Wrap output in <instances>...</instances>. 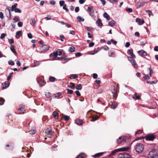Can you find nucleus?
I'll return each mask as SVG.
<instances>
[{"instance_id":"a19ab883","label":"nucleus","mask_w":158,"mask_h":158,"mask_svg":"<svg viewBox=\"0 0 158 158\" xmlns=\"http://www.w3.org/2000/svg\"><path fill=\"white\" fill-rule=\"evenodd\" d=\"M125 158H131V156L128 153L124 154Z\"/></svg>"},{"instance_id":"72a5a7b5","label":"nucleus","mask_w":158,"mask_h":158,"mask_svg":"<svg viewBox=\"0 0 158 158\" xmlns=\"http://www.w3.org/2000/svg\"><path fill=\"white\" fill-rule=\"evenodd\" d=\"M82 88V86L81 84H79L77 85V86L76 88V89L78 90H81Z\"/></svg>"},{"instance_id":"423d86ee","label":"nucleus","mask_w":158,"mask_h":158,"mask_svg":"<svg viewBox=\"0 0 158 158\" xmlns=\"http://www.w3.org/2000/svg\"><path fill=\"white\" fill-rule=\"evenodd\" d=\"M49 49V46L48 45H45L42 46L40 48V50L42 52H44L47 51Z\"/></svg>"},{"instance_id":"f704fd0d","label":"nucleus","mask_w":158,"mask_h":158,"mask_svg":"<svg viewBox=\"0 0 158 158\" xmlns=\"http://www.w3.org/2000/svg\"><path fill=\"white\" fill-rule=\"evenodd\" d=\"M61 95V93L60 92H59L57 93H56L55 94V98H58L59 97H60Z\"/></svg>"},{"instance_id":"6e6552de","label":"nucleus","mask_w":158,"mask_h":158,"mask_svg":"<svg viewBox=\"0 0 158 158\" xmlns=\"http://www.w3.org/2000/svg\"><path fill=\"white\" fill-rule=\"evenodd\" d=\"M5 14L7 18H10L11 17L10 11L8 7H6V9Z\"/></svg>"},{"instance_id":"680f3d73","label":"nucleus","mask_w":158,"mask_h":158,"mask_svg":"<svg viewBox=\"0 0 158 158\" xmlns=\"http://www.w3.org/2000/svg\"><path fill=\"white\" fill-rule=\"evenodd\" d=\"M126 10L129 12H132V9L131 8H127L126 9Z\"/></svg>"},{"instance_id":"58836bf2","label":"nucleus","mask_w":158,"mask_h":158,"mask_svg":"<svg viewBox=\"0 0 158 158\" xmlns=\"http://www.w3.org/2000/svg\"><path fill=\"white\" fill-rule=\"evenodd\" d=\"M75 50V48L73 47H71L69 48V51L71 52H74Z\"/></svg>"},{"instance_id":"4c0bfd02","label":"nucleus","mask_w":158,"mask_h":158,"mask_svg":"<svg viewBox=\"0 0 158 158\" xmlns=\"http://www.w3.org/2000/svg\"><path fill=\"white\" fill-rule=\"evenodd\" d=\"M5 101V100L3 98H0V106L3 105Z\"/></svg>"},{"instance_id":"1a4fd4ad","label":"nucleus","mask_w":158,"mask_h":158,"mask_svg":"<svg viewBox=\"0 0 158 158\" xmlns=\"http://www.w3.org/2000/svg\"><path fill=\"white\" fill-rule=\"evenodd\" d=\"M138 53L142 57L147 56L148 55L147 52L143 50H141L138 51Z\"/></svg>"},{"instance_id":"8fccbe9b","label":"nucleus","mask_w":158,"mask_h":158,"mask_svg":"<svg viewBox=\"0 0 158 158\" xmlns=\"http://www.w3.org/2000/svg\"><path fill=\"white\" fill-rule=\"evenodd\" d=\"M67 93L68 94H73V91L72 90L70 89H67Z\"/></svg>"},{"instance_id":"4468645a","label":"nucleus","mask_w":158,"mask_h":158,"mask_svg":"<svg viewBox=\"0 0 158 158\" xmlns=\"http://www.w3.org/2000/svg\"><path fill=\"white\" fill-rule=\"evenodd\" d=\"M127 53L128 54L130 55L132 57H134V58L135 57V55L133 53V50L132 49H128L127 51Z\"/></svg>"},{"instance_id":"49530a36","label":"nucleus","mask_w":158,"mask_h":158,"mask_svg":"<svg viewBox=\"0 0 158 158\" xmlns=\"http://www.w3.org/2000/svg\"><path fill=\"white\" fill-rule=\"evenodd\" d=\"M64 3L65 2L63 0L60 1L59 2V4L61 6H64V5L65 4Z\"/></svg>"},{"instance_id":"a878e982","label":"nucleus","mask_w":158,"mask_h":158,"mask_svg":"<svg viewBox=\"0 0 158 158\" xmlns=\"http://www.w3.org/2000/svg\"><path fill=\"white\" fill-rule=\"evenodd\" d=\"M103 16L104 17L106 18L107 20H110V17L109 16L106 12H105L103 14Z\"/></svg>"},{"instance_id":"4be33fe9","label":"nucleus","mask_w":158,"mask_h":158,"mask_svg":"<svg viewBox=\"0 0 158 158\" xmlns=\"http://www.w3.org/2000/svg\"><path fill=\"white\" fill-rule=\"evenodd\" d=\"M129 149V147H124L122 148L118 149L119 151L123 152V151H127Z\"/></svg>"},{"instance_id":"412c9836","label":"nucleus","mask_w":158,"mask_h":158,"mask_svg":"<svg viewBox=\"0 0 158 158\" xmlns=\"http://www.w3.org/2000/svg\"><path fill=\"white\" fill-rule=\"evenodd\" d=\"M130 62L135 68L136 69L137 68L138 65L136 63V62L134 59L131 62Z\"/></svg>"},{"instance_id":"37998d69","label":"nucleus","mask_w":158,"mask_h":158,"mask_svg":"<svg viewBox=\"0 0 158 158\" xmlns=\"http://www.w3.org/2000/svg\"><path fill=\"white\" fill-rule=\"evenodd\" d=\"M8 64L9 65H13L15 64V63L14 61L12 60H10L8 62Z\"/></svg>"},{"instance_id":"dca6fc26","label":"nucleus","mask_w":158,"mask_h":158,"mask_svg":"<svg viewBox=\"0 0 158 158\" xmlns=\"http://www.w3.org/2000/svg\"><path fill=\"white\" fill-rule=\"evenodd\" d=\"M22 34V32L21 31H18L16 33V38L17 39H19Z\"/></svg>"},{"instance_id":"a18cd8bd","label":"nucleus","mask_w":158,"mask_h":158,"mask_svg":"<svg viewBox=\"0 0 158 158\" xmlns=\"http://www.w3.org/2000/svg\"><path fill=\"white\" fill-rule=\"evenodd\" d=\"M99 118V117L96 115L92 117V121H94L95 120H97Z\"/></svg>"},{"instance_id":"5fc2aeb1","label":"nucleus","mask_w":158,"mask_h":158,"mask_svg":"<svg viewBox=\"0 0 158 158\" xmlns=\"http://www.w3.org/2000/svg\"><path fill=\"white\" fill-rule=\"evenodd\" d=\"M63 117H64V119L65 121L68 120L69 119V117L66 115H64Z\"/></svg>"},{"instance_id":"bf43d9fd","label":"nucleus","mask_w":158,"mask_h":158,"mask_svg":"<svg viewBox=\"0 0 158 158\" xmlns=\"http://www.w3.org/2000/svg\"><path fill=\"white\" fill-rule=\"evenodd\" d=\"M18 26L19 27H21L23 26V23L22 22H19L18 23Z\"/></svg>"},{"instance_id":"c85d7f7f","label":"nucleus","mask_w":158,"mask_h":158,"mask_svg":"<svg viewBox=\"0 0 158 158\" xmlns=\"http://www.w3.org/2000/svg\"><path fill=\"white\" fill-rule=\"evenodd\" d=\"M105 152H102L97 153L95 155H94V157H99L102 156Z\"/></svg>"},{"instance_id":"393cba45","label":"nucleus","mask_w":158,"mask_h":158,"mask_svg":"<svg viewBox=\"0 0 158 158\" xmlns=\"http://www.w3.org/2000/svg\"><path fill=\"white\" fill-rule=\"evenodd\" d=\"M123 141H126L124 138L122 139V137H119L118 139L117 140V143H119Z\"/></svg>"},{"instance_id":"603ef678","label":"nucleus","mask_w":158,"mask_h":158,"mask_svg":"<svg viewBox=\"0 0 158 158\" xmlns=\"http://www.w3.org/2000/svg\"><path fill=\"white\" fill-rule=\"evenodd\" d=\"M13 72H12V73H10L9 74V76H8V77H7V80L8 81H9L10 80V79L11 78V77L12 76V75L13 74Z\"/></svg>"},{"instance_id":"0eeeda50","label":"nucleus","mask_w":158,"mask_h":158,"mask_svg":"<svg viewBox=\"0 0 158 158\" xmlns=\"http://www.w3.org/2000/svg\"><path fill=\"white\" fill-rule=\"evenodd\" d=\"M37 81V83L39 85L40 87H42L44 85L45 82L41 78H38Z\"/></svg>"},{"instance_id":"2f4dec72","label":"nucleus","mask_w":158,"mask_h":158,"mask_svg":"<svg viewBox=\"0 0 158 158\" xmlns=\"http://www.w3.org/2000/svg\"><path fill=\"white\" fill-rule=\"evenodd\" d=\"M77 20L79 22H83L84 21V19L79 16L77 17Z\"/></svg>"},{"instance_id":"ea45409f","label":"nucleus","mask_w":158,"mask_h":158,"mask_svg":"<svg viewBox=\"0 0 158 158\" xmlns=\"http://www.w3.org/2000/svg\"><path fill=\"white\" fill-rule=\"evenodd\" d=\"M56 80V78L55 77H51L49 78V80L51 82L54 81Z\"/></svg>"},{"instance_id":"9b49d317","label":"nucleus","mask_w":158,"mask_h":158,"mask_svg":"<svg viewBox=\"0 0 158 158\" xmlns=\"http://www.w3.org/2000/svg\"><path fill=\"white\" fill-rule=\"evenodd\" d=\"M10 82L8 81H6L2 84V88L3 89H5L9 87Z\"/></svg>"},{"instance_id":"5701e85b","label":"nucleus","mask_w":158,"mask_h":158,"mask_svg":"<svg viewBox=\"0 0 158 158\" xmlns=\"http://www.w3.org/2000/svg\"><path fill=\"white\" fill-rule=\"evenodd\" d=\"M10 49L11 51L16 55L17 54V52L15 50V47L13 45H11Z\"/></svg>"},{"instance_id":"09e8293b","label":"nucleus","mask_w":158,"mask_h":158,"mask_svg":"<svg viewBox=\"0 0 158 158\" xmlns=\"http://www.w3.org/2000/svg\"><path fill=\"white\" fill-rule=\"evenodd\" d=\"M142 131L141 130H139L138 131H136L135 133V135H139L141 134L142 132Z\"/></svg>"},{"instance_id":"79ce46f5","label":"nucleus","mask_w":158,"mask_h":158,"mask_svg":"<svg viewBox=\"0 0 158 158\" xmlns=\"http://www.w3.org/2000/svg\"><path fill=\"white\" fill-rule=\"evenodd\" d=\"M109 1L110 3L116 4H117L118 2L117 0H110Z\"/></svg>"},{"instance_id":"a211bd4d","label":"nucleus","mask_w":158,"mask_h":158,"mask_svg":"<svg viewBox=\"0 0 158 158\" xmlns=\"http://www.w3.org/2000/svg\"><path fill=\"white\" fill-rule=\"evenodd\" d=\"M36 21L34 18H31L30 20V23L31 25L33 26L35 25Z\"/></svg>"},{"instance_id":"f03ea898","label":"nucleus","mask_w":158,"mask_h":158,"mask_svg":"<svg viewBox=\"0 0 158 158\" xmlns=\"http://www.w3.org/2000/svg\"><path fill=\"white\" fill-rule=\"evenodd\" d=\"M61 54V51L60 49H59L57 50L56 52L51 54L50 55V56L52 58V60H54L58 55L60 56Z\"/></svg>"},{"instance_id":"cd10ccee","label":"nucleus","mask_w":158,"mask_h":158,"mask_svg":"<svg viewBox=\"0 0 158 158\" xmlns=\"http://www.w3.org/2000/svg\"><path fill=\"white\" fill-rule=\"evenodd\" d=\"M52 114L54 116V117L56 119H57L58 117V114L56 111H54L52 113Z\"/></svg>"},{"instance_id":"f8f14e48","label":"nucleus","mask_w":158,"mask_h":158,"mask_svg":"<svg viewBox=\"0 0 158 158\" xmlns=\"http://www.w3.org/2000/svg\"><path fill=\"white\" fill-rule=\"evenodd\" d=\"M136 22L138 23V25H142L144 23V22L143 19L138 18H137L136 19Z\"/></svg>"},{"instance_id":"f3484780","label":"nucleus","mask_w":158,"mask_h":158,"mask_svg":"<svg viewBox=\"0 0 158 158\" xmlns=\"http://www.w3.org/2000/svg\"><path fill=\"white\" fill-rule=\"evenodd\" d=\"M75 123L79 125H81L83 124L82 120H80L79 119H77L75 122Z\"/></svg>"},{"instance_id":"6ab92c4d","label":"nucleus","mask_w":158,"mask_h":158,"mask_svg":"<svg viewBox=\"0 0 158 158\" xmlns=\"http://www.w3.org/2000/svg\"><path fill=\"white\" fill-rule=\"evenodd\" d=\"M62 59H63L61 60V63L63 64L66 63L70 60V58H66L65 57H63Z\"/></svg>"},{"instance_id":"39448f33","label":"nucleus","mask_w":158,"mask_h":158,"mask_svg":"<svg viewBox=\"0 0 158 158\" xmlns=\"http://www.w3.org/2000/svg\"><path fill=\"white\" fill-rule=\"evenodd\" d=\"M158 153L156 150L152 149L149 152L148 157L150 158H154Z\"/></svg>"},{"instance_id":"7ed1b4c3","label":"nucleus","mask_w":158,"mask_h":158,"mask_svg":"<svg viewBox=\"0 0 158 158\" xmlns=\"http://www.w3.org/2000/svg\"><path fill=\"white\" fill-rule=\"evenodd\" d=\"M119 88L118 86H117V87L115 88L114 86H112L111 87V91L113 94V97L114 98H116L118 95V90Z\"/></svg>"},{"instance_id":"de8ad7c7","label":"nucleus","mask_w":158,"mask_h":158,"mask_svg":"<svg viewBox=\"0 0 158 158\" xmlns=\"http://www.w3.org/2000/svg\"><path fill=\"white\" fill-rule=\"evenodd\" d=\"M14 11H15L16 13H20L21 12V10H20L19 8H17L15 9Z\"/></svg>"},{"instance_id":"0e129e2a","label":"nucleus","mask_w":158,"mask_h":158,"mask_svg":"<svg viewBox=\"0 0 158 158\" xmlns=\"http://www.w3.org/2000/svg\"><path fill=\"white\" fill-rule=\"evenodd\" d=\"M118 158H125L124 154H120L119 155Z\"/></svg>"},{"instance_id":"473e14b6","label":"nucleus","mask_w":158,"mask_h":158,"mask_svg":"<svg viewBox=\"0 0 158 158\" xmlns=\"http://www.w3.org/2000/svg\"><path fill=\"white\" fill-rule=\"evenodd\" d=\"M70 85H68V87L72 89H73L75 87V84L73 83H70Z\"/></svg>"},{"instance_id":"338daca9","label":"nucleus","mask_w":158,"mask_h":158,"mask_svg":"<svg viewBox=\"0 0 158 158\" xmlns=\"http://www.w3.org/2000/svg\"><path fill=\"white\" fill-rule=\"evenodd\" d=\"M13 19L15 22H17L20 20V19L19 18H17L16 17H14Z\"/></svg>"},{"instance_id":"2eb2a0df","label":"nucleus","mask_w":158,"mask_h":158,"mask_svg":"<svg viewBox=\"0 0 158 158\" xmlns=\"http://www.w3.org/2000/svg\"><path fill=\"white\" fill-rule=\"evenodd\" d=\"M132 98L135 100H138L140 98V97L138 94L135 93L134 96H132Z\"/></svg>"},{"instance_id":"4d7b16f0","label":"nucleus","mask_w":158,"mask_h":158,"mask_svg":"<svg viewBox=\"0 0 158 158\" xmlns=\"http://www.w3.org/2000/svg\"><path fill=\"white\" fill-rule=\"evenodd\" d=\"M6 35V34L5 33H2L1 34L0 38L1 39H3L4 38Z\"/></svg>"},{"instance_id":"864d4df0","label":"nucleus","mask_w":158,"mask_h":158,"mask_svg":"<svg viewBox=\"0 0 158 158\" xmlns=\"http://www.w3.org/2000/svg\"><path fill=\"white\" fill-rule=\"evenodd\" d=\"M148 69L149 70V74L150 75V76L151 77L152 76V74L153 73V71L150 68H148Z\"/></svg>"},{"instance_id":"bb28decb","label":"nucleus","mask_w":158,"mask_h":158,"mask_svg":"<svg viewBox=\"0 0 158 158\" xmlns=\"http://www.w3.org/2000/svg\"><path fill=\"white\" fill-rule=\"evenodd\" d=\"M96 23L98 26H100L102 25V23L101 22V20L100 19H98Z\"/></svg>"},{"instance_id":"e433bc0d","label":"nucleus","mask_w":158,"mask_h":158,"mask_svg":"<svg viewBox=\"0 0 158 158\" xmlns=\"http://www.w3.org/2000/svg\"><path fill=\"white\" fill-rule=\"evenodd\" d=\"M118 151H119L118 149H116L112 151L111 154L109 155V156H110L111 155H114L115 153Z\"/></svg>"},{"instance_id":"69168bd1","label":"nucleus","mask_w":158,"mask_h":158,"mask_svg":"<svg viewBox=\"0 0 158 158\" xmlns=\"http://www.w3.org/2000/svg\"><path fill=\"white\" fill-rule=\"evenodd\" d=\"M110 41H111V42H112V43L113 44H114V45H116V44H117V42L116 41H115V40H113V39H111V40H110Z\"/></svg>"},{"instance_id":"b1692460","label":"nucleus","mask_w":158,"mask_h":158,"mask_svg":"<svg viewBox=\"0 0 158 158\" xmlns=\"http://www.w3.org/2000/svg\"><path fill=\"white\" fill-rule=\"evenodd\" d=\"M86 156L83 153H81L77 156L76 158H85Z\"/></svg>"},{"instance_id":"13d9d810","label":"nucleus","mask_w":158,"mask_h":158,"mask_svg":"<svg viewBox=\"0 0 158 158\" xmlns=\"http://www.w3.org/2000/svg\"><path fill=\"white\" fill-rule=\"evenodd\" d=\"M9 42L10 44H12L14 43V40L13 39H9Z\"/></svg>"},{"instance_id":"e2e57ef3","label":"nucleus","mask_w":158,"mask_h":158,"mask_svg":"<svg viewBox=\"0 0 158 158\" xmlns=\"http://www.w3.org/2000/svg\"><path fill=\"white\" fill-rule=\"evenodd\" d=\"M69 33L71 35H75V32L73 30L70 31Z\"/></svg>"},{"instance_id":"aec40b11","label":"nucleus","mask_w":158,"mask_h":158,"mask_svg":"<svg viewBox=\"0 0 158 158\" xmlns=\"http://www.w3.org/2000/svg\"><path fill=\"white\" fill-rule=\"evenodd\" d=\"M35 133V128L34 127H31L29 131V134L31 135H34Z\"/></svg>"},{"instance_id":"c03bdc74","label":"nucleus","mask_w":158,"mask_h":158,"mask_svg":"<svg viewBox=\"0 0 158 158\" xmlns=\"http://www.w3.org/2000/svg\"><path fill=\"white\" fill-rule=\"evenodd\" d=\"M63 8L64 10H65L66 12H68L69 11V9L66 7V5L65 4L63 6Z\"/></svg>"},{"instance_id":"3c124183","label":"nucleus","mask_w":158,"mask_h":158,"mask_svg":"<svg viewBox=\"0 0 158 158\" xmlns=\"http://www.w3.org/2000/svg\"><path fill=\"white\" fill-rule=\"evenodd\" d=\"M45 95L47 98H49L50 96L51 93L49 92L46 93H45Z\"/></svg>"},{"instance_id":"774afa93","label":"nucleus","mask_w":158,"mask_h":158,"mask_svg":"<svg viewBox=\"0 0 158 158\" xmlns=\"http://www.w3.org/2000/svg\"><path fill=\"white\" fill-rule=\"evenodd\" d=\"M130 43L129 42H127L125 44V47L126 48H128L130 46Z\"/></svg>"},{"instance_id":"c9c22d12","label":"nucleus","mask_w":158,"mask_h":158,"mask_svg":"<svg viewBox=\"0 0 158 158\" xmlns=\"http://www.w3.org/2000/svg\"><path fill=\"white\" fill-rule=\"evenodd\" d=\"M77 75L76 74H72L70 76V78L71 79H73L74 78H76L77 77Z\"/></svg>"},{"instance_id":"20e7f679","label":"nucleus","mask_w":158,"mask_h":158,"mask_svg":"<svg viewBox=\"0 0 158 158\" xmlns=\"http://www.w3.org/2000/svg\"><path fill=\"white\" fill-rule=\"evenodd\" d=\"M155 138V136L153 134H148L145 137V139L147 141H153Z\"/></svg>"},{"instance_id":"7c9ffc66","label":"nucleus","mask_w":158,"mask_h":158,"mask_svg":"<svg viewBox=\"0 0 158 158\" xmlns=\"http://www.w3.org/2000/svg\"><path fill=\"white\" fill-rule=\"evenodd\" d=\"M115 24V21L114 20H111L109 22V25L111 27H113Z\"/></svg>"},{"instance_id":"ddd939ff","label":"nucleus","mask_w":158,"mask_h":158,"mask_svg":"<svg viewBox=\"0 0 158 158\" xmlns=\"http://www.w3.org/2000/svg\"><path fill=\"white\" fill-rule=\"evenodd\" d=\"M20 108H19L18 109V111H19V114H21L23 113H24V112H23V111L24 108L25 106L21 104L20 105Z\"/></svg>"},{"instance_id":"6e6d98bb","label":"nucleus","mask_w":158,"mask_h":158,"mask_svg":"<svg viewBox=\"0 0 158 158\" xmlns=\"http://www.w3.org/2000/svg\"><path fill=\"white\" fill-rule=\"evenodd\" d=\"M51 131L48 128L45 131V132L47 134H48H48H50V133L51 132Z\"/></svg>"},{"instance_id":"9d476101","label":"nucleus","mask_w":158,"mask_h":158,"mask_svg":"<svg viewBox=\"0 0 158 158\" xmlns=\"http://www.w3.org/2000/svg\"><path fill=\"white\" fill-rule=\"evenodd\" d=\"M88 12H89V15L91 16L94 17V11L92 8L89 6L88 7V9L87 10Z\"/></svg>"},{"instance_id":"052dcab7","label":"nucleus","mask_w":158,"mask_h":158,"mask_svg":"<svg viewBox=\"0 0 158 158\" xmlns=\"http://www.w3.org/2000/svg\"><path fill=\"white\" fill-rule=\"evenodd\" d=\"M75 93L77 94V95L78 97H79L81 96L80 93V92L78 90H76L75 91Z\"/></svg>"},{"instance_id":"f257e3e1","label":"nucleus","mask_w":158,"mask_h":158,"mask_svg":"<svg viewBox=\"0 0 158 158\" xmlns=\"http://www.w3.org/2000/svg\"><path fill=\"white\" fill-rule=\"evenodd\" d=\"M135 150L136 152L139 153L142 152L144 148V145L141 143H137L135 146Z\"/></svg>"},{"instance_id":"c756f323","label":"nucleus","mask_w":158,"mask_h":158,"mask_svg":"<svg viewBox=\"0 0 158 158\" xmlns=\"http://www.w3.org/2000/svg\"><path fill=\"white\" fill-rule=\"evenodd\" d=\"M157 82V80H156L152 81H147V83L149 84H156Z\"/></svg>"}]
</instances>
